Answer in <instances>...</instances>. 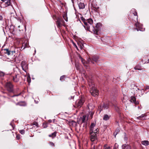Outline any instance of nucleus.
I'll list each match as a JSON object with an SVG mask.
<instances>
[{
    "instance_id": "obj_1",
    "label": "nucleus",
    "mask_w": 149,
    "mask_h": 149,
    "mask_svg": "<svg viewBox=\"0 0 149 149\" xmlns=\"http://www.w3.org/2000/svg\"><path fill=\"white\" fill-rule=\"evenodd\" d=\"M83 22L84 23L85 26H84L86 30L89 31H93L94 34L97 35L98 34V29H95L93 25V21L92 19L90 18L85 19L83 17L81 18Z\"/></svg>"
},
{
    "instance_id": "obj_2",
    "label": "nucleus",
    "mask_w": 149,
    "mask_h": 149,
    "mask_svg": "<svg viewBox=\"0 0 149 149\" xmlns=\"http://www.w3.org/2000/svg\"><path fill=\"white\" fill-rule=\"evenodd\" d=\"M98 129H95L94 132H90L91 136L90 139L91 141L94 142V143H96L97 140V131Z\"/></svg>"
},
{
    "instance_id": "obj_3",
    "label": "nucleus",
    "mask_w": 149,
    "mask_h": 149,
    "mask_svg": "<svg viewBox=\"0 0 149 149\" xmlns=\"http://www.w3.org/2000/svg\"><path fill=\"white\" fill-rule=\"evenodd\" d=\"M90 93L93 96L95 97L98 94V91H97L95 86H92L91 88Z\"/></svg>"
},
{
    "instance_id": "obj_4",
    "label": "nucleus",
    "mask_w": 149,
    "mask_h": 149,
    "mask_svg": "<svg viewBox=\"0 0 149 149\" xmlns=\"http://www.w3.org/2000/svg\"><path fill=\"white\" fill-rule=\"evenodd\" d=\"M64 21L63 19L58 18L57 19L56 24L58 27H60L62 25H64Z\"/></svg>"
},
{
    "instance_id": "obj_5",
    "label": "nucleus",
    "mask_w": 149,
    "mask_h": 149,
    "mask_svg": "<svg viewBox=\"0 0 149 149\" xmlns=\"http://www.w3.org/2000/svg\"><path fill=\"white\" fill-rule=\"evenodd\" d=\"M84 100L82 98L81 99L75 102L76 106L77 107H80L83 105Z\"/></svg>"
},
{
    "instance_id": "obj_6",
    "label": "nucleus",
    "mask_w": 149,
    "mask_h": 149,
    "mask_svg": "<svg viewBox=\"0 0 149 149\" xmlns=\"http://www.w3.org/2000/svg\"><path fill=\"white\" fill-rule=\"evenodd\" d=\"M10 78L12 79L13 81L15 82H17L19 81V75H17L16 74H10Z\"/></svg>"
},
{
    "instance_id": "obj_7",
    "label": "nucleus",
    "mask_w": 149,
    "mask_h": 149,
    "mask_svg": "<svg viewBox=\"0 0 149 149\" xmlns=\"http://www.w3.org/2000/svg\"><path fill=\"white\" fill-rule=\"evenodd\" d=\"M6 87L8 91L11 92L13 91V86L10 82L7 83L6 85Z\"/></svg>"
},
{
    "instance_id": "obj_8",
    "label": "nucleus",
    "mask_w": 149,
    "mask_h": 149,
    "mask_svg": "<svg viewBox=\"0 0 149 149\" xmlns=\"http://www.w3.org/2000/svg\"><path fill=\"white\" fill-rule=\"evenodd\" d=\"M21 66L22 70L26 72V70L28 68L27 64L26 63V62L24 61H22L21 63Z\"/></svg>"
},
{
    "instance_id": "obj_9",
    "label": "nucleus",
    "mask_w": 149,
    "mask_h": 149,
    "mask_svg": "<svg viewBox=\"0 0 149 149\" xmlns=\"http://www.w3.org/2000/svg\"><path fill=\"white\" fill-rule=\"evenodd\" d=\"M135 26L137 28L136 29L137 31H143L144 30V29H143L142 28L141 25H140V24L138 22L136 23Z\"/></svg>"
},
{
    "instance_id": "obj_10",
    "label": "nucleus",
    "mask_w": 149,
    "mask_h": 149,
    "mask_svg": "<svg viewBox=\"0 0 149 149\" xmlns=\"http://www.w3.org/2000/svg\"><path fill=\"white\" fill-rule=\"evenodd\" d=\"M109 105L107 104L104 103L102 106H100L101 110L103 109H107L108 108Z\"/></svg>"
},
{
    "instance_id": "obj_11",
    "label": "nucleus",
    "mask_w": 149,
    "mask_h": 149,
    "mask_svg": "<svg viewBox=\"0 0 149 149\" xmlns=\"http://www.w3.org/2000/svg\"><path fill=\"white\" fill-rule=\"evenodd\" d=\"M88 84L89 86L90 87V88L92 86H94L93 81L91 79H89L88 80Z\"/></svg>"
},
{
    "instance_id": "obj_12",
    "label": "nucleus",
    "mask_w": 149,
    "mask_h": 149,
    "mask_svg": "<svg viewBox=\"0 0 149 149\" xmlns=\"http://www.w3.org/2000/svg\"><path fill=\"white\" fill-rule=\"evenodd\" d=\"M95 124L94 123H92L90 126V132H94L95 131V129H97L94 128V127H95Z\"/></svg>"
},
{
    "instance_id": "obj_13",
    "label": "nucleus",
    "mask_w": 149,
    "mask_h": 149,
    "mask_svg": "<svg viewBox=\"0 0 149 149\" xmlns=\"http://www.w3.org/2000/svg\"><path fill=\"white\" fill-rule=\"evenodd\" d=\"M4 51H5L6 52H5V53L7 54L8 55H10L11 53H13V52H15L13 51H10L9 50V49H4Z\"/></svg>"
},
{
    "instance_id": "obj_14",
    "label": "nucleus",
    "mask_w": 149,
    "mask_h": 149,
    "mask_svg": "<svg viewBox=\"0 0 149 149\" xmlns=\"http://www.w3.org/2000/svg\"><path fill=\"white\" fill-rule=\"evenodd\" d=\"M79 7L80 9H83L85 8V5L83 3L80 2L79 4Z\"/></svg>"
},
{
    "instance_id": "obj_15",
    "label": "nucleus",
    "mask_w": 149,
    "mask_h": 149,
    "mask_svg": "<svg viewBox=\"0 0 149 149\" xmlns=\"http://www.w3.org/2000/svg\"><path fill=\"white\" fill-rule=\"evenodd\" d=\"M122 149H131L130 146L128 145L125 144L122 146Z\"/></svg>"
},
{
    "instance_id": "obj_16",
    "label": "nucleus",
    "mask_w": 149,
    "mask_h": 149,
    "mask_svg": "<svg viewBox=\"0 0 149 149\" xmlns=\"http://www.w3.org/2000/svg\"><path fill=\"white\" fill-rule=\"evenodd\" d=\"M86 115H84L82 118H81V119L82 123L85 122L88 119V118H86Z\"/></svg>"
},
{
    "instance_id": "obj_17",
    "label": "nucleus",
    "mask_w": 149,
    "mask_h": 149,
    "mask_svg": "<svg viewBox=\"0 0 149 149\" xmlns=\"http://www.w3.org/2000/svg\"><path fill=\"white\" fill-rule=\"evenodd\" d=\"M141 144L145 146H148L149 145V142L148 141H143L141 142Z\"/></svg>"
},
{
    "instance_id": "obj_18",
    "label": "nucleus",
    "mask_w": 149,
    "mask_h": 149,
    "mask_svg": "<svg viewBox=\"0 0 149 149\" xmlns=\"http://www.w3.org/2000/svg\"><path fill=\"white\" fill-rule=\"evenodd\" d=\"M79 58L80 59L83 65L86 66L85 64L87 63L85 61L83 58L80 56H79Z\"/></svg>"
},
{
    "instance_id": "obj_19",
    "label": "nucleus",
    "mask_w": 149,
    "mask_h": 149,
    "mask_svg": "<svg viewBox=\"0 0 149 149\" xmlns=\"http://www.w3.org/2000/svg\"><path fill=\"white\" fill-rule=\"evenodd\" d=\"M137 118L139 119L144 120L145 119V115L144 114H142L141 116L137 117Z\"/></svg>"
},
{
    "instance_id": "obj_20",
    "label": "nucleus",
    "mask_w": 149,
    "mask_h": 149,
    "mask_svg": "<svg viewBox=\"0 0 149 149\" xmlns=\"http://www.w3.org/2000/svg\"><path fill=\"white\" fill-rule=\"evenodd\" d=\"M110 116L107 114H106L104 116L103 119L105 120H107L109 119Z\"/></svg>"
},
{
    "instance_id": "obj_21",
    "label": "nucleus",
    "mask_w": 149,
    "mask_h": 149,
    "mask_svg": "<svg viewBox=\"0 0 149 149\" xmlns=\"http://www.w3.org/2000/svg\"><path fill=\"white\" fill-rule=\"evenodd\" d=\"M98 59V57L96 56H94L92 57V59L93 61L96 62Z\"/></svg>"
},
{
    "instance_id": "obj_22",
    "label": "nucleus",
    "mask_w": 149,
    "mask_h": 149,
    "mask_svg": "<svg viewBox=\"0 0 149 149\" xmlns=\"http://www.w3.org/2000/svg\"><path fill=\"white\" fill-rule=\"evenodd\" d=\"M134 69L135 70H141V67L139 65H136L134 68Z\"/></svg>"
},
{
    "instance_id": "obj_23",
    "label": "nucleus",
    "mask_w": 149,
    "mask_h": 149,
    "mask_svg": "<svg viewBox=\"0 0 149 149\" xmlns=\"http://www.w3.org/2000/svg\"><path fill=\"white\" fill-rule=\"evenodd\" d=\"M136 98L134 96H132L130 101L131 102L134 103L136 101Z\"/></svg>"
},
{
    "instance_id": "obj_24",
    "label": "nucleus",
    "mask_w": 149,
    "mask_h": 149,
    "mask_svg": "<svg viewBox=\"0 0 149 149\" xmlns=\"http://www.w3.org/2000/svg\"><path fill=\"white\" fill-rule=\"evenodd\" d=\"M6 6H8L10 4V0H8L5 3Z\"/></svg>"
},
{
    "instance_id": "obj_25",
    "label": "nucleus",
    "mask_w": 149,
    "mask_h": 149,
    "mask_svg": "<svg viewBox=\"0 0 149 149\" xmlns=\"http://www.w3.org/2000/svg\"><path fill=\"white\" fill-rule=\"evenodd\" d=\"M138 90L139 91V92H138L139 93H141V95H142L143 94V92H144L143 90V89H142L141 90H139V88L138 89Z\"/></svg>"
},
{
    "instance_id": "obj_26",
    "label": "nucleus",
    "mask_w": 149,
    "mask_h": 149,
    "mask_svg": "<svg viewBox=\"0 0 149 149\" xmlns=\"http://www.w3.org/2000/svg\"><path fill=\"white\" fill-rule=\"evenodd\" d=\"M88 109H92L94 107V106H91V105L90 104H89L88 106Z\"/></svg>"
},
{
    "instance_id": "obj_27",
    "label": "nucleus",
    "mask_w": 149,
    "mask_h": 149,
    "mask_svg": "<svg viewBox=\"0 0 149 149\" xmlns=\"http://www.w3.org/2000/svg\"><path fill=\"white\" fill-rule=\"evenodd\" d=\"M87 61H88L87 62H86L87 63H89L90 62H91L93 63H94V62H93L92 60L89 58L88 59Z\"/></svg>"
},
{
    "instance_id": "obj_28",
    "label": "nucleus",
    "mask_w": 149,
    "mask_h": 149,
    "mask_svg": "<svg viewBox=\"0 0 149 149\" xmlns=\"http://www.w3.org/2000/svg\"><path fill=\"white\" fill-rule=\"evenodd\" d=\"M19 132L22 134H23L25 133V131L24 130H19Z\"/></svg>"
},
{
    "instance_id": "obj_29",
    "label": "nucleus",
    "mask_w": 149,
    "mask_h": 149,
    "mask_svg": "<svg viewBox=\"0 0 149 149\" xmlns=\"http://www.w3.org/2000/svg\"><path fill=\"white\" fill-rule=\"evenodd\" d=\"M114 106L115 108V109L117 111H118L119 110V108L118 107H117L116 105H114Z\"/></svg>"
},
{
    "instance_id": "obj_30",
    "label": "nucleus",
    "mask_w": 149,
    "mask_h": 149,
    "mask_svg": "<svg viewBox=\"0 0 149 149\" xmlns=\"http://www.w3.org/2000/svg\"><path fill=\"white\" fill-rule=\"evenodd\" d=\"M63 18L66 21V22L68 21V18H67V16L65 15L63 16Z\"/></svg>"
},
{
    "instance_id": "obj_31",
    "label": "nucleus",
    "mask_w": 149,
    "mask_h": 149,
    "mask_svg": "<svg viewBox=\"0 0 149 149\" xmlns=\"http://www.w3.org/2000/svg\"><path fill=\"white\" fill-rule=\"evenodd\" d=\"M91 149H95L97 148V147H95V146L94 145L92 144L91 146Z\"/></svg>"
},
{
    "instance_id": "obj_32",
    "label": "nucleus",
    "mask_w": 149,
    "mask_h": 149,
    "mask_svg": "<svg viewBox=\"0 0 149 149\" xmlns=\"http://www.w3.org/2000/svg\"><path fill=\"white\" fill-rule=\"evenodd\" d=\"M4 75V73L3 72L0 71V76L1 77H3Z\"/></svg>"
},
{
    "instance_id": "obj_33",
    "label": "nucleus",
    "mask_w": 149,
    "mask_h": 149,
    "mask_svg": "<svg viewBox=\"0 0 149 149\" xmlns=\"http://www.w3.org/2000/svg\"><path fill=\"white\" fill-rule=\"evenodd\" d=\"M65 78V76L64 75L62 76H61L60 78V80L62 81L63 79Z\"/></svg>"
},
{
    "instance_id": "obj_34",
    "label": "nucleus",
    "mask_w": 149,
    "mask_h": 149,
    "mask_svg": "<svg viewBox=\"0 0 149 149\" xmlns=\"http://www.w3.org/2000/svg\"><path fill=\"white\" fill-rule=\"evenodd\" d=\"M106 145L104 146V149H111L110 148V147H106L105 148V147H106Z\"/></svg>"
},
{
    "instance_id": "obj_35",
    "label": "nucleus",
    "mask_w": 149,
    "mask_h": 149,
    "mask_svg": "<svg viewBox=\"0 0 149 149\" xmlns=\"http://www.w3.org/2000/svg\"><path fill=\"white\" fill-rule=\"evenodd\" d=\"M49 144L52 146H54V144L52 142H50L49 143Z\"/></svg>"
},
{
    "instance_id": "obj_36",
    "label": "nucleus",
    "mask_w": 149,
    "mask_h": 149,
    "mask_svg": "<svg viewBox=\"0 0 149 149\" xmlns=\"http://www.w3.org/2000/svg\"><path fill=\"white\" fill-rule=\"evenodd\" d=\"M118 146V145L117 143L115 144L114 146V148L115 149H116V147Z\"/></svg>"
},
{
    "instance_id": "obj_37",
    "label": "nucleus",
    "mask_w": 149,
    "mask_h": 149,
    "mask_svg": "<svg viewBox=\"0 0 149 149\" xmlns=\"http://www.w3.org/2000/svg\"><path fill=\"white\" fill-rule=\"evenodd\" d=\"M134 103L136 104H139V102L138 101H136V100L135 102H134Z\"/></svg>"
},
{
    "instance_id": "obj_38",
    "label": "nucleus",
    "mask_w": 149,
    "mask_h": 149,
    "mask_svg": "<svg viewBox=\"0 0 149 149\" xmlns=\"http://www.w3.org/2000/svg\"><path fill=\"white\" fill-rule=\"evenodd\" d=\"M149 89V86H147L145 87V90H147Z\"/></svg>"
},
{
    "instance_id": "obj_39",
    "label": "nucleus",
    "mask_w": 149,
    "mask_h": 149,
    "mask_svg": "<svg viewBox=\"0 0 149 149\" xmlns=\"http://www.w3.org/2000/svg\"><path fill=\"white\" fill-rule=\"evenodd\" d=\"M20 94V93H19V94L18 95H13V96H12V97H15V96H18Z\"/></svg>"
},
{
    "instance_id": "obj_40",
    "label": "nucleus",
    "mask_w": 149,
    "mask_h": 149,
    "mask_svg": "<svg viewBox=\"0 0 149 149\" xmlns=\"http://www.w3.org/2000/svg\"><path fill=\"white\" fill-rule=\"evenodd\" d=\"M16 138H17V139H20V137L19 136L17 135L16 136Z\"/></svg>"
},
{
    "instance_id": "obj_41",
    "label": "nucleus",
    "mask_w": 149,
    "mask_h": 149,
    "mask_svg": "<svg viewBox=\"0 0 149 149\" xmlns=\"http://www.w3.org/2000/svg\"><path fill=\"white\" fill-rule=\"evenodd\" d=\"M133 14L134 15V16H137V13H136L135 12V13H133Z\"/></svg>"
},
{
    "instance_id": "obj_42",
    "label": "nucleus",
    "mask_w": 149,
    "mask_h": 149,
    "mask_svg": "<svg viewBox=\"0 0 149 149\" xmlns=\"http://www.w3.org/2000/svg\"><path fill=\"white\" fill-rule=\"evenodd\" d=\"M74 46L76 48V49H78V48H77V45H76V44H74Z\"/></svg>"
},
{
    "instance_id": "obj_43",
    "label": "nucleus",
    "mask_w": 149,
    "mask_h": 149,
    "mask_svg": "<svg viewBox=\"0 0 149 149\" xmlns=\"http://www.w3.org/2000/svg\"><path fill=\"white\" fill-rule=\"evenodd\" d=\"M142 62L143 63H148V62H149V61H148V62H143V60H142Z\"/></svg>"
},
{
    "instance_id": "obj_44",
    "label": "nucleus",
    "mask_w": 149,
    "mask_h": 149,
    "mask_svg": "<svg viewBox=\"0 0 149 149\" xmlns=\"http://www.w3.org/2000/svg\"><path fill=\"white\" fill-rule=\"evenodd\" d=\"M3 18L0 15V20H1Z\"/></svg>"
},
{
    "instance_id": "obj_45",
    "label": "nucleus",
    "mask_w": 149,
    "mask_h": 149,
    "mask_svg": "<svg viewBox=\"0 0 149 149\" xmlns=\"http://www.w3.org/2000/svg\"><path fill=\"white\" fill-rule=\"evenodd\" d=\"M56 133H55L54 132L53 133H52V135H54V136H56Z\"/></svg>"
},
{
    "instance_id": "obj_46",
    "label": "nucleus",
    "mask_w": 149,
    "mask_h": 149,
    "mask_svg": "<svg viewBox=\"0 0 149 149\" xmlns=\"http://www.w3.org/2000/svg\"><path fill=\"white\" fill-rule=\"evenodd\" d=\"M71 0L72 3H73V4H74V0Z\"/></svg>"
},
{
    "instance_id": "obj_47",
    "label": "nucleus",
    "mask_w": 149,
    "mask_h": 149,
    "mask_svg": "<svg viewBox=\"0 0 149 149\" xmlns=\"http://www.w3.org/2000/svg\"><path fill=\"white\" fill-rule=\"evenodd\" d=\"M10 125H11V126H12V127H13V128L14 129V126L13 125H12V124L11 123H10Z\"/></svg>"
},
{
    "instance_id": "obj_48",
    "label": "nucleus",
    "mask_w": 149,
    "mask_h": 149,
    "mask_svg": "<svg viewBox=\"0 0 149 149\" xmlns=\"http://www.w3.org/2000/svg\"><path fill=\"white\" fill-rule=\"evenodd\" d=\"M27 80L29 83L30 82L31 80L30 79L29 80L28 79H27Z\"/></svg>"
},
{
    "instance_id": "obj_49",
    "label": "nucleus",
    "mask_w": 149,
    "mask_h": 149,
    "mask_svg": "<svg viewBox=\"0 0 149 149\" xmlns=\"http://www.w3.org/2000/svg\"><path fill=\"white\" fill-rule=\"evenodd\" d=\"M48 122H49V123H51V122H52V120H48Z\"/></svg>"
},
{
    "instance_id": "obj_50",
    "label": "nucleus",
    "mask_w": 149,
    "mask_h": 149,
    "mask_svg": "<svg viewBox=\"0 0 149 149\" xmlns=\"http://www.w3.org/2000/svg\"><path fill=\"white\" fill-rule=\"evenodd\" d=\"M75 66H76V67L77 68V69H79V68H78V67H77V65L76 64H75Z\"/></svg>"
},
{
    "instance_id": "obj_51",
    "label": "nucleus",
    "mask_w": 149,
    "mask_h": 149,
    "mask_svg": "<svg viewBox=\"0 0 149 149\" xmlns=\"http://www.w3.org/2000/svg\"><path fill=\"white\" fill-rule=\"evenodd\" d=\"M116 132L118 133L119 132V130H116Z\"/></svg>"
},
{
    "instance_id": "obj_52",
    "label": "nucleus",
    "mask_w": 149,
    "mask_h": 149,
    "mask_svg": "<svg viewBox=\"0 0 149 149\" xmlns=\"http://www.w3.org/2000/svg\"><path fill=\"white\" fill-rule=\"evenodd\" d=\"M1 0L3 2H4L6 1V0Z\"/></svg>"
},
{
    "instance_id": "obj_53",
    "label": "nucleus",
    "mask_w": 149,
    "mask_h": 149,
    "mask_svg": "<svg viewBox=\"0 0 149 149\" xmlns=\"http://www.w3.org/2000/svg\"><path fill=\"white\" fill-rule=\"evenodd\" d=\"M53 120V122H54V121H55V119H54Z\"/></svg>"
},
{
    "instance_id": "obj_54",
    "label": "nucleus",
    "mask_w": 149,
    "mask_h": 149,
    "mask_svg": "<svg viewBox=\"0 0 149 149\" xmlns=\"http://www.w3.org/2000/svg\"><path fill=\"white\" fill-rule=\"evenodd\" d=\"M100 24L99 23H97V25H98V24Z\"/></svg>"
},
{
    "instance_id": "obj_55",
    "label": "nucleus",
    "mask_w": 149,
    "mask_h": 149,
    "mask_svg": "<svg viewBox=\"0 0 149 149\" xmlns=\"http://www.w3.org/2000/svg\"><path fill=\"white\" fill-rule=\"evenodd\" d=\"M49 136L50 137H51V135H49Z\"/></svg>"
},
{
    "instance_id": "obj_56",
    "label": "nucleus",
    "mask_w": 149,
    "mask_h": 149,
    "mask_svg": "<svg viewBox=\"0 0 149 149\" xmlns=\"http://www.w3.org/2000/svg\"><path fill=\"white\" fill-rule=\"evenodd\" d=\"M18 104V103L16 104V105H17Z\"/></svg>"
},
{
    "instance_id": "obj_57",
    "label": "nucleus",
    "mask_w": 149,
    "mask_h": 149,
    "mask_svg": "<svg viewBox=\"0 0 149 149\" xmlns=\"http://www.w3.org/2000/svg\"><path fill=\"white\" fill-rule=\"evenodd\" d=\"M44 128H45V127H45V126H44Z\"/></svg>"
},
{
    "instance_id": "obj_58",
    "label": "nucleus",
    "mask_w": 149,
    "mask_h": 149,
    "mask_svg": "<svg viewBox=\"0 0 149 149\" xmlns=\"http://www.w3.org/2000/svg\"><path fill=\"white\" fill-rule=\"evenodd\" d=\"M117 133L116 134V135L117 134Z\"/></svg>"
}]
</instances>
